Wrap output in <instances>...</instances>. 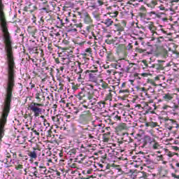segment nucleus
<instances>
[{
	"mask_svg": "<svg viewBox=\"0 0 179 179\" xmlns=\"http://www.w3.org/2000/svg\"><path fill=\"white\" fill-rule=\"evenodd\" d=\"M44 107V103H37L36 102H32L28 106V110H30L34 113V117H38L41 113H43V108Z\"/></svg>",
	"mask_w": 179,
	"mask_h": 179,
	"instance_id": "nucleus-1",
	"label": "nucleus"
},
{
	"mask_svg": "<svg viewBox=\"0 0 179 179\" xmlns=\"http://www.w3.org/2000/svg\"><path fill=\"white\" fill-rule=\"evenodd\" d=\"M78 100H86V98L90 100L91 106H96V99H92L91 96H89V92L86 91L85 89H83L76 96Z\"/></svg>",
	"mask_w": 179,
	"mask_h": 179,
	"instance_id": "nucleus-2",
	"label": "nucleus"
},
{
	"mask_svg": "<svg viewBox=\"0 0 179 179\" xmlns=\"http://www.w3.org/2000/svg\"><path fill=\"white\" fill-rule=\"evenodd\" d=\"M135 72V67L133 64H129L128 66H124L120 69V71H118L120 76H124V73H132Z\"/></svg>",
	"mask_w": 179,
	"mask_h": 179,
	"instance_id": "nucleus-3",
	"label": "nucleus"
},
{
	"mask_svg": "<svg viewBox=\"0 0 179 179\" xmlns=\"http://www.w3.org/2000/svg\"><path fill=\"white\" fill-rule=\"evenodd\" d=\"M164 127L166 129H169V131H171L173 128H178V124L177 122L170 119V120H165L164 122Z\"/></svg>",
	"mask_w": 179,
	"mask_h": 179,
	"instance_id": "nucleus-4",
	"label": "nucleus"
},
{
	"mask_svg": "<svg viewBox=\"0 0 179 179\" xmlns=\"http://www.w3.org/2000/svg\"><path fill=\"white\" fill-rule=\"evenodd\" d=\"M96 72H97V70H94V71L87 70L85 71V73H89L88 75L89 82H92L93 83H97L98 76L96 74Z\"/></svg>",
	"mask_w": 179,
	"mask_h": 179,
	"instance_id": "nucleus-5",
	"label": "nucleus"
},
{
	"mask_svg": "<svg viewBox=\"0 0 179 179\" xmlns=\"http://www.w3.org/2000/svg\"><path fill=\"white\" fill-rule=\"evenodd\" d=\"M38 152H40V150L37 148H34L33 151H29L28 152V156L32 160H36L37 159V155L38 154Z\"/></svg>",
	"mask_w": 179,
	"mask_h": 179,
	"instance_id": "nucleus-6",
	"label": "nucleus"
},
{
	"mask_svg": "<svg viewBox=\"0 0 179 179\" xmlns=\"http://www.w3.org/2000/svg\"><path fill=\"white\" fill-rule=\"evenodd\" d=\"M173 99H174L173 94L166 93V94H162V100H164V101H166L167 103H169V101H171Z\"/></svg>",
	"mask_w": 179,
	"mask_h": 179,
	"instance_id": "nucleus-7",
	"label": "nucleus"
},
{
	"mask_svg": "<svg viewBox=\"0 0 179 179\" xmlns=\"http://www.w3.org/2000/svg\"><path fill=\"white\" fill-rule=\"evenodd\" d=\"M101 23L106 25V27H110V26H113V24H114V21L111 18H107L105 20L102 21Z\"/></svg>",
	"mask_w": 179,
	"mask_h": 179,
	"instance_id": "nucleus-8",
	"label": "nucleus"
},
{
	"mask_svg": "<svg viewBox=\"0 0 179 179\" xmlns=\"http://www.w3.org/2000/svg\"><path fill=\"white\" fill-rule=\"evenodd\" d=\"M152 142H155V139L152 138V137L149 136H144V144L143 146H146L148 143H152Z\"/></svg>",
	"mask_w": 179,
	"mask_h": 179,
	"instance_id": "nucleus-9",
	"label": "nucleus"
},
{
	"mask_svg": "<svg viewBox=\"0 0 179 179\" xmlns=\"http://www.w3.org/2000/svg\"><path fill=\"white\" fill-rule=\"evenodd\" d=\"M30 51H37V43L34 41H30V45L29 47Z\"/></svg>",
	"mask_w": 179,
	"mask_h": 179,
	"instance_id": "nucleus-10",
	"label": "nucleus"
},
{
	"mask_svg": "<svg viewBox=\"0 0 179 179\" xmlns=\"http://www.w3.org/2000/svg\"><path fill=\"white\" fill-rule=\"evenodd\" d=\"M128 65V62H121V63L114 64L113 66L115 68V69H120V68H123V66H125Z\"/></svg>",
	"mask_w": 179,
	"mask_h": 179,
	"instance_id": "nucleus-11",
	"label": "nucleus"
},
{
	"mask_svg": "<svg viewBox=\"0 0 179 179\" xmlns=\"http://www.w3.org/2000/svg\"><path fill=\"white\" fill-rule=\"evenodd\" d=\"M82 17H85L84 20L85 23H90V17L89 16V14L87 13H84L82 14Z\"/></svg>",
	"mask_w": 179,
	"mask_h": 179,
	"instance_id": "nucleus-12",
	"label": "nucleus"
},
{
	"mask_svg": "<svg viewBox=\"0 0 179 179\" xmlns=\"http://www.w3.org/2000/svg\"><path fill=\"white\" fill-rule=\"evenodd\" d=\"M99 132L97 131H92V133L88 134L90 139H97V134Z\"/></svg>",
	"mask_w": 179,
	"mask_h": 179,
	"instance_id": "nucleus-13",
	"label": "nucleus"
},
{
	"mask_svg": "<svg viewBox=\"0 0 179 179\" xmlns=\"http://www.w3.org/2000/svg\"><path fill=\"white\" fill-rule=\"evenodd\" d=\"M108 92H109V93L106 96V100L111 101L113 100V93H114V91L108 90Z\"/></svg>",
	"mask_w": 179,
	"mask_h": 179,
	"instance_id": "nucleus-14",
	"label": "nucleus"
},
{
	"mask_svg": "<svg viewBox=\"0 0 179 179\" xmlns=\"http://www.w3.org/2000/svg\"><path fill=\"white\" fill-rule=\"evenodd\" d=\"M115 31H122V27L120 24H115Z\"/></svg>",
	"mask_w": 179,
	"mask_h": 179,
	"instance_id": "nucleus-15",
	"label": "nucleus"
},
{
	"mask_svg": "<svg viewBox=\"0 0 179 179\" xmlns=\"http://www.w3.org/2000/svg\"><path fill=\"white\" fill-rule=\"evenodd\" d=\"M35 99H36L37 103L43 104V103H41V98H40V93L37 92L35 94Z\"/></svg>",
	"mask_w": 179,
	"mask_h": 179,
	"instance_id": "nucleus-16",
	"label": "nucleus"
},
{
	"mask_svg": "<svg viewBox=\"0 0 179 179\" xmlns=\"http://www.w3.org/2000/svg\"><path fill=\"white\" fill-rule=\"evenodd\" d=\"M108 15H110V17H117L118 16V11L108 13Z\"/></svg>",
	"mask_w": 179,
	"mask_h": 179,
	"instance_id": "nucleus-17",
	"label": "nucleus"
},
{
	"mask_svg": "<svg viewBox=\"0 0 179 179\" xmlns=\"http://www.w3.org/2000/svg\"><path fill=\"white\" fill-rule=\"evenodd\" d=\"M108 141H110V138L107 136V134H104L103 135V142L108 143Z\"/></svg>",
	"mask_w": 179,
	"mask_h": 179,
	"instance_id": "nucleus-18",
	"label": "nucleus"
},
{
	"mask_svg": "<svg viewBox=\"0 0 179 179\" xmlns=\"http://www.w3.org/2000/svg\"><path fill=\"white\" fill-rule=\"evenodd\" d=\"M41 174H47V168L45 167H41L39 169Z\"/></svg>",
	"mask_w": 179,
	"mask_h": 179,
	"instance_id": "nucleus-19",
	"label": "nucleus"
},
{
	"mask_svg": "<svg viewBox=\"0 0 179 179\" xmlns=\"http://www.w3.org/2000/svg\"><path fill=\"white\" fill-rule=\"evenodd\" d=\"M68 155L72 156V157H75V155H76V150H71L69 152Z\"/></svg>",
	"mask_w": 179,
	"mask_h": 179,
	"instance_id": "nucleus-20",
	"label": "nucleus"
},
{
	"mask_svg": "<svg viewBox=\"0 0 179 179\" xmlns=\"http://www.w3.org/2000/svg\"><path fill=\"white\" fill-rule=\"evenodd\" d=\"M101 87H103L104 89V90H108V91L110 90V87H108V84H107V83H102Z\"/></svg>",
	"mask_w": 179,
	"mask_h": 179,
	"instance_id": "nucleus-21",
	"label": "nucleus"
},
{
	"mask_svg": "<svg viewBox=\"0 0 179 179\" xmlns=\"http://www.w3.org/2000/svg\"><path fill=\"white\" fill-rule=\"evenodd\" d=\"M82 72H83V70L82 69H80V70L77 73L78 75H79V76H78L79 80L82 79V74H80V73H82Z\"/></svg>",
	"mask_w": 179,
	"mask_h": 179,
	"instance_id": "nucleus-22",
	"label": "nucleus"
},
{
	"mask_svg": "<svg viewBox=\"0 0 179 179\" xmlns=\"http://www.w3.org/2000/svg\"><path fill=\"white\" fill-rule=\"evenodd\" d=\"M149 30H150V31H152V33H153V31H155V30H156V27H155V26L153 25H150L148 27Z\"/></svg>",
	"mask_w": 179,
	"mask_h": 179,
	"instance_id": "nucleus-23",
	"label": "nucleus"
},
{
	"mask_svg": "<svg viewBox=\"0 0 179 179\" xmlns=\"http://www.w3.org/2000/svg\"><path fill=\"white\" fill-rule=\"evenodd\" d=\"M23 169V165L22 164H18L15 166V170H22Z\"/></svg>",
	"mask_w": 179,
	"mask_h": 179,
	"instance_id": "nucleus-24",
	"label": "nucleus"
},
{
	"mask_svg": "<svg viewBox=\"0 0 179 179\" xmlns=\"http://www.w3.org/2000/svg\"><path fill=\"white\" fill-rule=\"evenodd\" d=\"M145 51H146V50L141 49V48H136V52H139L140 54H142V52H145Z\"/></svg>",
	"mask_w": 179,
	"mask_h": 179,
	"instance_id": "nucleus-25",
	"label": "nucleus"
},
{
	"mask_svg": "<svg viewBox=\"0 0 179 179\" xmlns=\"http://www.w3.org/2000/svg\"><path fill=\"white\" fill-rule=\"evenodd\" d=\"M97 100H96V104H98L99 107L101 108V107H104V103L103 102H98L97 103Z\"/></svg>",
	"mask_w": 179,
	"mask_h": 179,
	"instance_id": "nucleus-26",
	"label": "nucleus"
},
{
	"mask_svg": "<svg viewBox=\"0 0 179 179\" xmlns=\"http://www.w3.org/2000/svg\"><path fill=\"white\" fill-rule=\"evenodd\" d=\"M159 146H160V145H159V143H155L153 145L152 148H153V149H159Z\"/></svg>",
	"mask_w": 179,
	"mask_h": 179,
	"instance_id": "nucleus-27",
	"label": "nucleus"
},
{
	"mask_svg": "<svg viewBox=\"0 0 179 179\" xmlns=\"http://www.w3.org/2000/svg\"><path fill=\"white\" fill-rule=\"evenodd\" d=\"M69 167L71 169H76V164H70Z\"/></svg>",
	"mask_w": 179,
	"mask_h": 179,
	"instance_id": "nucleus-28",
	"label": "nucleus"
},
{
	"mask_svg": "<svg viewBox=\"0 0 179 179\" xmlns=\"http://www.w3.org/2000/svg\"><path fill=\"white\" fill-rule=\"evenodd\" d=\"M85 52H87L88 54H92V48H89L85 50Z\"/></svg>",
	"mask_w": 179,
	"mask_h": 179,
	"instance_id": "nucleus-29",
	"label": "nucleus"
},
{
	"mask_svg": "<svg viewBox=\"0 0 179 179\" xmlns=\"http://www.w3.org/2000/svg\"><path fill=\"white\" fill-rule=\"evenodd\" d=\"M139 75H140L139 73H135L134 74L135 79H141V76Z\"/></svg>",
	"mask_w": 179,
	"mask_h": 179,
	"instance_id": "nucleus-30",
	"label": "nucleus"
},
{
	"mask_svg": "<svg viewBox=\"0 0 179 179\" xmlns=\"http://www.w3.org/2000/svg\"><path fill=\"white\" fill-rule=\"evenodd\" d=\"M43 124L45 126L48 125V127H50V123H48V122H47V120H44V122H43Z\"/></svg>",
	"mask_w": 179,
	"mask_h": 179,
	"instance_id": "nucleus-31",
	"label": "nucleus"
},
{
	"mask_svg": "<svg viewBox=\"0 0 179 179\" xmlns=\"http://www.w3.org/2000/svg\"><path fill=\"white\" fill-rule=\"evenodd\" d=\"M119 93H128V90H120Z\"/></svg>",
	"mask_w": 179,
	"mask_h": 179,
	"instance_id": "nucleus-32",
	"label": "nucleus"
},
{
	"mask_svg": "<svg viewBox=\"0 0 179 179\" xmlns=\"http://www.w3.org/2000/svg\"><path fill=\"white\" fill-rule=\"evenodd\" d=\"M157 69H162V70H163L164 67H163L162 65L159 64V65H157Z\"/></svg>",
	"mask_w": 179,
	"mask_h": 179,
	"instance_id": "nucleus-33",
	"label": "nucleus"
},
{
	"mask_svg": "<svg viewBox=\"0 0 179 179\" xmlns=\"http://www.w3.org/2000/svg\"><path fill=\"white\" fill-rule=\"evenodd\" d=\"M140 75H141V76H143V78H146L147 76H148L149 74H148V73H143Z\"/></svg>",
	"mask_w": 179,
	"mask_h": 179,
	"instance_id": "nucleus-34",
	"label": "nucleus"
},
{
	"mask_svg": "<svg viewBox=\"0 0 179 179\" xmlns=\"http://www.w3.org/2000/svg\"><path fill=\"white\" fill-rule=\"evenodd\" d=\"M74 114H78L79 113V110L76 108H74V110L73 111Z\"/></svg>",
	"mask_w": 179,
	"mask_h": 179,
	"instance_id": "nucleus-35",
	"label": "nucleus"
},
{
	"mask_svg": "<svg viewBox=\"0 0 179 179\" xmlns=\"http://www.w3.org/2000/svg\"><path fill=\"white\" fill-rule=\"evenodd\" d=\"M115 119L117 120V121H121V117L118 116V115H115Z\"/></svg>",
	"mask_w": 179,
	"mask_h": 179,
	"instance_id": "nucleus-36",
	"label": "nucleus"
},
{
	"mask_svg": "<svg viewBox=\"0 0 179 179\" xmlns=\"http://www.w3.org/2000/svg\"><path fill=\"white\" fill-rule=\"evenodd\" d=\"M171 176L173 177V178H179V176H177L175 173H172Z\"/></svg>",
	"mask_w": 179,
	"mask_h": 179,
	"instance_id": "nucleus-37",
	"label": "nucleus"
},
{
	"mask_svg": "<svg viewBox=\"0 0 179 179\" xmlns=\"http://www.w3.org/2000/svg\"><path fill=\"white\" fill-rule=\"evenodd\" d=\"M141 174H143L142 177H143V178H146V177H148V176L146 175V173L145 172H141Z\"/></svg>",
	"mask_w": 179,
	"mask_h": 179,
	"instance_id": "nucleus-38",
	"label": "nucleus"
},
{
	"mask_svg": "<svg viewBox=\"0 0 179 179\" xmlns=\"http://www.w3.org/2000/svg\"><path fill=\"white\" fill-rule=\"evenodd\" d=\"M141 174H143L142 177H143V178H146V177H148V176L146 175V173L145 172H141Z\"/></svg>",
	"mask_w": 179,
	"mask_h": 179,
	"instance_id": "nucleus-39",
	"label": "nucleus"
},
{
	"mask_svg": "<svg viewBox=\"0 0 179 179\" xmlns=\"http://www.w3.org/2000/svg\"><path fill=\"white\" fill-rule=\"evenodd\" d=\"M92 171H93V169H89V170L87 171V174H92Z\"/></svg>",
	"mask_w": 179,
	"mask_h": 179,
	"instance_id": "nucleus-40",
	"label": "nucleus"
},
{
	"mask_svg": "<svg viewBox=\"0 0 179 179\" xmlns=\"http://www.w3.org/2000/svg\"><path fill=\"white\" fill-rule=\"evenodd\" d=\"M98 3L99 6L103 5V1L101 0H98Z\"/></svg>",
	"mask_w": 179,
	"mask_h": 179,
	"instance_id": "nucleus-41",
	"label": "nucleus"
},
{
	"mask_svg": "<svg viewBox=\"0 0 179 179\" xmlns=\"http://www.w3.org/2000/svg\"><path fill=\"white\" fill-rule=\"evenodd\" d=\"M34 134H36V135H40V133H38V131H37V130H34Z\"/></svg>",
	"mask_w": 179,
	"mask_h": 179,
	"instance_id": "nucleus-42",
	"label": "nucleus"
},
{
	"mask_svg": "<svg viewBox=\"0 0 179 179\" xmlns=\"http://www.w3.org/2000/svg\"><path fill=\"white\" fill-rule=\"evenodd\" d=\"M24 176L27 175V169H24Z\"/></svg>",
	"mask_w": 179,
	"mask_h": 179,
	"instance_id": "nucleus-43",
	"label": "nucleus"
},
{
	"mask_svg": "<svg viewBox=\"0 0 179 179\" xmlns=\"http://www.w3.org/2000/svg\"><path fill=\"white\" fill-rule=\"evenodd\" d=\"M163 62H164V61H163V60H159V61H158V64H163Z\"/></svg>",
	"mask_w": 179,
	"mask_h": 179,
	"instance_id": "nucleus-44",
	"label": "nucleus"
},
{
	"mask_svg": "<svg viewBox=\"0 0 179 179\" xmlns=\"http://www.w3.org/2000/svg\"><path fill=\"white\" fill-rule=\"evenodd\" d=\"M55 62H56L57 64H59V59H55Z\"/></svg>",
	"mask_w": 179,
	"mask_h": 179,
	"instance_id": "nucleus-45",
	"label": "nucleus"
},
{
	"mask_svg": "<svg viewBox=\"0 0 179 179\" xmlns=\"http://www.w3.org/2000/svg\"><path fill=\"white\" fill-rule=\"evenodd\" d=\"M52 121H55V120H56L55 116H52Z\"/></svg>",
	"mask_w": 179,
	"mask_h": 179,
	"instance_id": "nucleus-46",
	"label": "nucleus"
},
{
	"mask_svg": "<svg viewBox=\"0 0 179 179\" xmlns=\"http://www.w3.org/2000/svg\"><path fill=\"white\" fill-rule=\"evenodd\" d=\"M57 107H58V106H57V104L53 105V108H57Z\"/></svg>",
	"mask_w": 179,
	"mask_h": 179,
	"instance_id": "nucleus-47",
	"label": "nucleus"
},
{
	"mask_svg": "<svg viewBox=\"0 0 179 179\" xmlns=\"http://www.w3.org/2000/svg\"><path fill=\"white\" fill-rule=\"evenodd\" d=\"M125 83H123L122 84V87H125Z\"/></svg>",
	"mask_w": 179,
	"mask_h": 179,
	"instance_id": "nucleus-48",
	"label": "nucleus"
},
{
	"mask_svg": "<svg viewBox=\"0 0 179 179\" xmlns=\"http://www.w3.org/2000/svg\"><path fill=\"white\" fill-rule=\"evenodd\" d=\"M37 173V171H34V176L35 177H37V173Z\"/></svg>",
	"mask_w": 179,
	"mask_h": 179,
	"instance_id": "nucleus-49",
	"label": "nucleus"
},
{
	"mask_svg": "<svg viewBox=\"0 0 179 179\" xmlns=\"http://www.w3.org/2000/svg\"><path fill=\"white\" fill-rule=\"evenodd\" d=\"M59 69H60V71H64V66H61L60 68H59Z\"/></svg>",
	"mask_w": 179,
	"mask_h": 179,
	"instance_id": "nucleus-50",
	"label": "nucleus"
},
{
	"mask_svg": "<svg viewBox=\"0 0 179 179\" xmlns=\"http://www.w3.org/2000/svg\"><path fill=\"white\" fill-rule=\"evenodd\" d=\"M34 87V84H31V89H33Z\"/></svg>",
	"mask_w": 179,
	"mask_h": 179,
	"instance_id": "nucleus-51",
	"label": "nucleus"
},
{
	"mask_svg": "<svg viewBox=\"0 0 179 179\" xmlns=\"http://www.w3.org/2000/svg\"><path fill=\"white\" fill-rule=\"evenodd\" d=\"M94 40H95L96 41H97V40H99V38H97V36H94Z\"/></svg>",
	"mask_w": 179,
	"mask_h": 179,
	"instance_id": "nucleus-52",
	"label": "nucleus"
},
{
	"mask_svg": "<svg viewBox=\"0 0 179 179\" xmlns=\"http://www.w3.org/2000/svg\"><path fill=\"white\" fill-rule=\"evenodd\" d=\"M107 73H108L110 75V73H111V71H110V70L106 71Z\"/></svg>",
	"mask_w": 179,
	"mask_h": 179,
	"instance_id": "nucleus-53",
	"label": "nucleus"
},
{
	"mask_svg": "<svg viewBox=\"0 0 179 179\" xmlns=\"http://www.w3.org/2000/svg\"><path fill=\"white\" fill-rule=\"evenodd\" d=\"M161 10H164V7H160Z\"/></svg>",
	"mask_w": 179,
	"mask_h": 179,
	"instance_id": "nucleus-54",
	"label": "nucleus"
},
{
	"mask_svg": "<svg viewBox=\"0 0 179 179\" xmlns=\"http://www.w3.org/2000/svg\"><path fill=\"white\" fill-rule=\"evenodd\" d=\"M168 156H169V157H173V155H171V154H169Z\"/></svg>",
	"mask_w": 179,
	"mask_h": 179,
	"instance_id": "nucleus-55",
	"label": "nucleus"
},
{
	"mask_svg": "<svg viewBox=\"0 0 179 179\" xmlns=\"http://www.w3.org/2000/svg\"><path fill=\"white\" fill-rule=\"evenodd\" d=\"M162 163H163V164H167V162H166V161H164Z\"/></svg>",
	"mask_w": 179,
	"mask_h": 179,
	"instance_id": "nucleus-56",
	"label": "nucleus"
},
{
	"mask_svg": "<svg viewBox=\"0 0 179 179\" xmlns=\"http://www.w3.org/2000/svg\"><path fill=\"white\" fill-rule=\"evenodd\" d=\"M150 14H151V15H155V13L153 12V11H152V12H150Z\"/></svg>",
	"mask_w": 179,
	"mask_h": 179,
	"instance_id": "nucleus-57",
	"label": "nucleus"
},
{
	"mask_svg": "<svg viewBox=\"0 0 179 179\" xmlns=\"http://www.w3.org/2000/svg\"><path fill=\"white\" fill-rule=\"evenodd\" d=\"M48 50H50V51H51V46L49 45V46L48 47Z\"/></svg>",
	"mask_w": 179,
	"mask_h": 179,
	"instance_id": "nucleus-58",
	"label": "nucleus"
},
{
	"mask_svg": "<svg viewBox=\"0 0 179 179\" xmlns=\"http://www.w3.org/2000/svg\"><path fill=\"white\" fill-rule=\"evenodd\" d=\"M171 169H174V166H173V164H171Z\"/></svg>",
	"mask_w": 179,
	"mask_h": 179,
	"instance_id": "nucleus-59",
	"label": "nucleus"
},
{
	"mask_svg": "<svg viewBox=\"0 0 179 179\" xmlns=\"http://www.w3.org/2000/svg\"><path fill=\"white\" fill-rule=\"evenodd\" d=\"M168 107H169L168 106L164 107V110H166Z\"/></svg>",
	"mask_w": 179,
	"mask_h": 179,
	"instance_id": "nucleus-60",
	"label": "nucleus"
},
{
	"mask_svg": "<svg viewBox=\"0 0 179 179\" xmlns=\"http://www.w3.org/2000/svg\"><path fill=\"white\" fill-rule=\"evenodd\" d=\"M176 166H177V167H179V163H177V164H176Z\"/></svg>",
	"mask_w": 179,
	"mask_h": 179,
	"instance_id": "nucleus-61",
	"label": "nucleus"
},
{
	"mask_svg": "<svg viewBox=\"0 0 179 179\" xmlns=\"http://www.w3.org/2000/svg\"><path fill=\"white\" fill-rule=\"evenodd\" d=\"M41 118H45V116L44 115H41Z\"/></svg>",
	"mask_w": 179,
	"mask_h": 179,
	"instance_id": "nucleus-62",
	"label": "nucleus"
},
{
	"mask_svg": "<svg viewBox=\"0 0 179 179\" xmlns=\"http://www.w3.org/2000/svg\"><path fill=\"white\" fill-rule=\"evenodd\" d=\"M107 134V136H108V135H110V132L106 133Z\"/></svg>",
	"mask_w": 179,
	"mask_h": 179,
	"instance_id": "nucleus-63",
	"label": "nucleus"
},
{
	"mask_svg": "<svg viewBox=\"0 0 179 179\" xmlns=\"http://www.w3.org/2000/svg\"><path fill=\"white\" fill-rule=\"evenodd\" d=\"M41 167H45L44 166H39V169H41Z\"/></svg>",
	"mask_w": 179,
	"mask_h": 179,
	"instance_id": "nucleus-64",
	"label": "nucleus"
}]
</instances>
